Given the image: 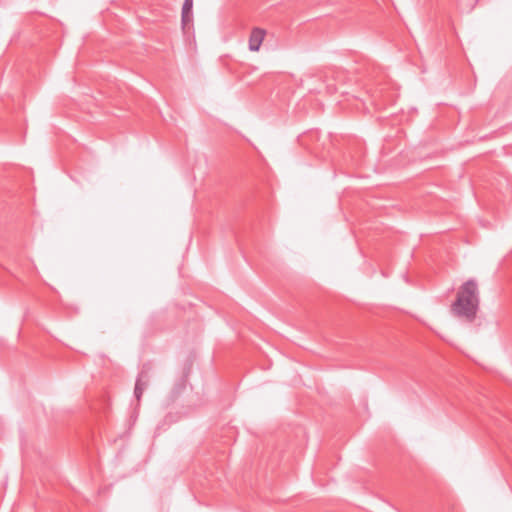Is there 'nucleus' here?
<instances>
[{"label": "nucleus", "mask_w": 512, "mask_h": 512, "mask_svg": "<svg viewBox=\"0 0 512 512\" xmlns=\"http://www.w3.org/2000/svg\"><path fill=\"white\" fill-rule=\"evenodd\" d=\"M152 370L151 363H144L137 376L134 388V395L138 402H140L144 390L147 388L150 379V372Z\"/></svg>", "instance_id": "obj_2"}, {"label": "nucleus", "mask_w": 512, "mask_h": 512, "mask_svg": "<svg viewBox=\"0 0 512 512\" xmlns=\"http://www.w3.org/2000/svg\"><path fill=\"white\" fill-rule=\"evenodd\" d=\"M192 8H193V0H184L183 6H182V13H181V22L183 27L187 26L192 22L193 14H192Z\"/></svg>", "instance_id": "obj_4"}, {"label": "nucleus", "mask_w": 512, "mask_h": 512, "mask_svg": "<svg viewBox=\"0 0 512 512\" xmlns=\"http://www.w3.org/2000/svg\"><path fill=\"white\" fill-rule=\"evenodd\" d=\"M479 304L478 284L474 279H469L459 287L456 299L451 305V313L467 322H473L476 319Z\"/></svg>", "instance_id": "obj_1"}, {"label": "nucleus", "mask_w": 512, "mask_h": 512, "mask_svg": "<svg viewBox=\"0 0 512 512\" xmlns=\"http://www.w3.org/2000/svg\"><path fill=\"white\" fill-rule=\"evenodd\" d=\"M265 36L266 30L259 27L253 28L249 36V50L253 52L259 51Z\"/></svg>", "instance_id": "obj_3"}]
</instances>
